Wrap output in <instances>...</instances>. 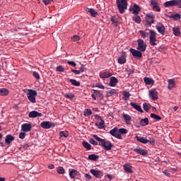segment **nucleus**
Returning <instances> with one entry per match:
<instances>
[{
    "mask_svg": "<svg viewBox=\"0 0 181 181\" xmlns=\"http://www.w3.org/2000/svg\"><path fill=\"white\" fill-rule=\"evenodd\" d=\"M148 124H149V119H148V118L142 119L140 121V125L142 127H146V125H148Z\"/></svg>",
    "mask_w": 181,
    "mask_h": 181,
    "instance_id": "31",
    "label": "nucleus"
},
{
    "mask_svg": "<svg viewBox=\"0 0 181 181\" xmlns=\"http://www.w3.org/2000/svg\"><path fill=\"white\" fill-rule=\"evenodd\" d=\"M149 96L153 101H156V100H158V91L155 89H151L149 90Z\"/></svg>",
    "mask_w": 181,
    "mask_h": 181,
    "instance_id": "11",
    "label": "nucleus"
},
{
    "mask_svg": "<svg viewBox=\"0 0 181 181\" xmlns=\"http://www.w3.org/2000/svg\"><path fill=\"white\" fill-rule=\"evenodd\" d=\"M13 141H15V137H13V136L11 134L6 136L5 142L7 145H11Z\"/></svg>",
    "mask_w": 181,
    "mask_h": 181,
    "instance_id": "16",
    "label": "nucleus"
},
{
    "mask_svg": "<svg viewBox=\"0 0 181 181\" xmlns=\"http://www.w3.org/2000/svg\"><path fill=\"white\" fill-rule=\"evenodd\" d=\"M175 6L181 8V0H175Z\"/></svg>",
    "mask_w": 181,
    "mask_h": 181,
    "instance_id": "54",
    "label": "nucleus"
},
{
    "mask_svg": "<svg viewBox=\"0 0 181 181\" xmlns=\"http://www.w3.org/2000/svg\"><path fill=\"white\" fill-rule=\"evenodd\" d=\"M115 94H117V90L115 89L109 90L107 93L108 97H111V95H114Z\"/></svg>",
    "mask_w": 181,
    "mask_h": 181,
    "instance_id": "40",
    "label": "nucleus"
},
{
    "mask_svg": "<svg viewBox=\"0 0 181 181\" xmlns=\"http://www.w3.org/2000/svg\"><path fill=\"white\" fill-rule=\"evenodd\" d=\"M90 144H91L92 145H95L97 146L98 145V142L95 141V140H94V139H90L89 141Z\"/></svg>",
    "mask_w": 181,
    "mask_h": 181,
    "instance_id": "55",
    "label": "nucleus"
},
{
    "mask_svg": "<svg viewBox=\"0 0 181 181\" xmlns=\"http://www.w3.org/2000/svg\"><path fill=\"white\" fill-rule=\"evenodd\" d=\"M156 29L158 32V33H160V35L165 34V25L162 23H157L156 25Z\"/></svg>",
    "mask_w": 181,
    "mask_h": 181,
    "instance_id": "10",
    "label": "nucleus"
},
{
    "mask_svg": "<svg viewBox=\"0 0 181 181\" xmlns=\"http://www.w3.org/2000/svg\"><path fill=\"white\" fill-rule=\"evenodd\" d=\"M88 159L90 160H97V159H98V156L95 154H90L88 156Z\"/></svg>",
    "mask_w": 181,
    "mask_h": 181,
    "instance_id": "42",
    "label": "nucleus"
},
{
    "mask_svg": "<svg viewBox=\"0 0 181 181\" xmlns=\"http://www.w3.org/2000/svg\"><path fill=\"white\" fill-rule=\"evenodd\" d=\"M151 117L153 118V119H156V121H160V119H162V117H160V116L155 113H151Z\"/></svg>",
    "mask_w": 181,
    "mask_h": 181,
    "instance_id": "36",
    "label": "nucleus"
},
{
    "mask_svg": "<svg viewBox=\"0 0 181 181\" xmlns=\"http://www.w3.org/2000/svg\"><path fill=\"white\" fill-rule=\"evenodd\" d=\"M144 83L148 86H151V84H153L154 81L152 78H149L148 77L144 78Z\"/></svg>",
    "mask_w": 181,
    "mask_h": 181,
    "instance_id": "32",
    "label": "nucleus"
},
{
    "mask_svg": "<svg viewBox=\"0 0 181 181\" xmlns=\"http://www.w3.org/2000/svg\"><path fill=\"white\" fill-rule=\"evenodd\" d=\"M57 172L59 173V175H63L64 174V168L63 167H59Z\"/></svg>",
    "mask_w": 181,
    "mask_h": 181,
    "instance_id": "48",
    "label": "nucleus"
},
{
    "mask_svg": "<svg viewBox=\"0 0 181 181\" xmlns=\"http://www.w3.org/2000/svg\"><path fill=\"white\" fill-rule=\"evenodd\" d=\"M98 119H100V122H96L95 125L98 128V129H103V128H105V123L100 116H98Z\"/></svg>",
    "mask_w": 181,
    "mask_h": 181,
    "instance_id": "15",
    "label": "nucleus"
},
{
    "mask_svg": "<svg viewBox=\"0 0 181 181\" xmlns=\"http://www.w3.org/2000/svg\"><path fill=\"white\" fill-rule=\"evenodd\" d=\"M130 53H132V56L136 57V59H141V57H142V52H141L139 50H136L132 48L130 49Z\"/></svg>",
    "mask_w": 181,
    "mask_h": 181,
    "instance_id": "12",
    "label": "nucleus"
},
{
    "mask_svg": "<svg viewBox=\"0 0 181 181\" xmlns=\"http://www.w3.org/2000/svg\"><path fill=\"white\" fill-rule=\"evenodd\" d=\"M134 151L136 152V153H139V155H148V151L142 148H134Z\"/></svg>",
    "mask_w": 181,
    "mask_h": 181,
    "instance_id": "19",
    "label": "nucleus"
},
{
    "mask_svg": "<svg viewBox=\"0 0 181 181\" xmlns=\"http://www.w3.org/2000/svg\"><path fill=\"white\" fill-rule=\"evenodd\" d=\"M129 11L133 15H138L141 11V7L138 4H134Z\"/></svg>",
    "mask_w": 181,
    "mask_h": 181,
    "instance_id": "9",
    "label": "nucleus"
},
{
    "mask_svg": "<svg viewBox=\"0 0 181 181\" xmlns=\"http://www.w3.org/2000/svg\"><path fill=\"white\" fill-rule=\"evenodd\" d=\"M79 71H80V73H84V71H86V68L84 66H81L79 68Z\"/></svg>",
    "mask_w": 181,
    "mask_h": 181,
    "instance_id": "63",
    "label": "nucleus"
},
{
    "mask_svg": "<svg viewBox=\"0 0 181 181\" xmlns=\"http://www.w3.org/2000/svg\"><path fill=\"white\" fill-rule=\"evenodd\" d=\"M82 145L83 148L88 149V151H90V149H91V145L87 141H83Z\"/></svg>",
    "mask_w": 181,
    "mask_h": 181,
    "instance_id": "35",
    "label": "nucleus"
},
{
    "mask_svg": "<svg viewBox=\"0 0 181 181\" xmlns=\"http://www.w3.org/2000/svg\"><path fill=\"white\" fill-rule=\"evenodd\" d=\"M163 173H164V175H165V176L170 177V173H169V171L168 170H164Z\"/></svg>",
    "mask_w": 181,
    "mask_h": 181,
    "instance_id": "61",
    "label": "nucleus"
},
{
    "mask_svg": "<svg viewBox=\"0 0 181 181\" xmlns=\"http://www.w3.org/2000/svg\"><path fill=\"white\" fill-rule=\"evenodd\" d=\"M116 4L117 5L119 13H124L128 6V2L127 0H116Z\"/></svg>",
    "mask_w": 181,
    "mask_h": 181,
    "instance_id": "3",
    "label": "nucleus"
},
{
    "mask_svg": "<svg viewBox=\"0 0 181 181\" xmlns=\"http://www.w3.org/2000/svg\"><path fill=\"white\" fill-rule=\"evenodd\" d=\"M117 62L119 64H124V63H127V59L125 58V57L122 56L118 58Z\"/></svg>",
    "mask_w": 181,
    "mask_h": 181,
    "instance_id": "33",
    "label": "nucleus"
},
{
    "mask_svg": "<svg viewBox=\"0 0 181 181\" xmlns=\"http://www.w3.org/2000/svg\"><path fill=\"white\" fill-rule=\"evenodd\" d=\"M110 21L113 22V23H117V22H118V20L115 17H111Z\"/></svg>",
    "mask_w": 181,
    "mask_h": 181,
    "instance_id": "62",
    "label": "nucleus"
},
{
    "mask_svg": "<svg viewBox=\"0 0 181 181\" xmlns=\"http://www.w3.org/2000/svg\"><path fill=\"white\" fill-rule=\"evenodd\" d=\"M138 50H140L141 52H145L146 50V44L145 42H144L143 40H138Z\"/></svg>",
    "mask_w": 181,
    "mask_h": 181,
    "instance_id": "7",
    "label": "nucleus"
},
{
    "mask_svg": "<svg viewBox=\"0 0 181 181\" xmlns=\"http://www.w3.org/2000/svg\"><path fill=\"white\" fill-rule=\"evenodd\" d=\"M83 114L85 117H90L93 114V112L90 109H86L84 110Z\"/></svg>",
    "mask_w": 181,
    "mask_h": 181,
    "instance_id": "44",
    "label": "nucleus"
},
{
    "mask_svg": "<svg viewBox=\"0 0 181 181\" xmlns=\"http://www.w3.org/2000/svg\"><path fill=\"white\" fill-rule=\"evenodd\" d=\"M95 87H97L98 88H100V90H104V88H105V87H104V86L100 83H96Z\"/></svg>",
    "mask_w": 181,
    "mask_h": 181,
    "instance_id": "52",
    "label": "nucleus"
},
{
    "mask_svg": "<svg viewBox=\"0 0 181 181\" xmlns=\"http://www.w3.org/2000/svg\"><path fill=\"white\" fill-rule=\"evenodd\" d=\"M139 33L143 39H146V37L149 36V33H146V31L140 30Z\"/></svg>",
    "mask_w": 181,
    "mask_h": 181,
    "instance_id": "41",
    "label": "nucleus"
},
{
    "mask_svg": "<svg viewBox=\"0 0 181 181\" xmlns=\"http://www.w3.org/2000/svg\"><path fill=\"white\" fill-rule=\"evenodd\" d=\"M151 4L153 6H156L158 5V1L157 0H151Z\"/></svg>",
    "mask_w": 181,
    "mask_h": 181,
    "instance_id": "60",
    "label": "nucleus"
},
{
    "mask_svg": "<svg viewBox=\"0 0 181 181\" xmlns=\"http://www.w3.org/2000/svg\"><path fill=\"white\" fill-rule=\"evenodd\" d=\"M155 15L152 13H148L146 16V22L148 26H152L155 23Z\"/></svg>",
    "mask_w": 181,
    "mask_h": 181,
    "instance_id": "6",
    "label": "nucleus"
},
{
    "mask_svg": "<svg viewBox=\"0 0 181 181\" xmlns=\"http://www.w3.org/2000/svg\"><path fill=\"white\" fill-rule=\"evenodd\" d=\"M92 91H93V94H95L96 97H99L100 98L103 97V93H100V91L94 89L92 90Z\"/></svg>",
    "mask_w": 181,
    "mask_h": 181,
    "instance_id": "46",
    "label": "nucleus"
},
{
    "mask_svg": "<svg viewBox=\"0 0 181 181\" xmlns=\"http://www.w3.org/2000/svg\"><path fill=\"white\" fill-rule=\"evenodd\" d=\"M126 72L127 73L128 76H131L134 73V69L131 68H126Z\"/></svg>",
    "mask_w": 181,
    "mask_h": 181,
    "instance_id": "50",
    "label": "nucleus"
},
{
    "mask_svg": "<svg viewBox=\"0 0 181 181\" xmlns=\"http://www.w3.org/2000/svg\"><path fill=\"white\" fill-rule=\"evenodd\" d=\"M123 118H124L126 124H131L132 117H131V116H129V115L123 114Z\"/></svg>",
    "mask_w": 181,
    "mask_h": 181,
    "instance_id": "30",
    "label": "nucleus"
},
{
    "mask_svg": "<svg viewBox=\"0 0 181 181\" xmlns=\"http://www.w3.org/2000/svg\"><path fill=\"white\" fill-rule=\"evenodd\" d=\"M67 63L69 64V66H72L73 67H76V62L73 61H68Z\"/></svg>",
    "mask_w": 181,
    "mask_h": 181,
    "instance_id": "59",
    "label": "nucleus"
},
{
    "mask_svg": "<svg viewBox=\"0 0 181 181\" xmlns=\"http://www.w3.org/2000/svg\"><path fill=\"white\" fill-rule=\"evenodd\" d=\"M130 105L132 107H133V108H134V110H136V111H139V112H144V110H142V107H141V106L139 105L138 104L132 102L130 103Z\"/></svg>",
    "mask_w": 181,
    "mask_h": 181,
    "instance_id": "18",
    "label": "nucleus"
},
{
    "mask_svg": "<svg viewBox=\"0 0 181 181\" xmlns=\"http://www.w3.org/2000/svg\"><path fill=\"white\" fill-rule=\"evenodd\" d=\"M33 77H35V78H36L37 80H39L40 78V76L39 75V73L36 72V71H33Z\"/></svg>",
    "mask_w": 181,
    "mask_h": 181,
    "instance_id": "51",
    "label": "nucleus"
},
{
    "mask_svg": "<svg viewBox=\"0 0 181 181\" xmlns=\"http://www.w3.org/2000/svg\"><path fill=\"white\" fill-rule=\"evenodd\" d=\"M148 32L150 35V45L151 46H156V45H158L156 43V42H158V40H156V31L153 30H148Z\"/></svg>",
    "mask_w": 181,
    "mask_h": 181,
    "instance_id": "5",
    "label": "nucleus"
},
{
    "mask_svg": "<svg viewBox=\"0 0 181 181\" xmlns=\"http://www.w3.org/2000/svg\"><path fill=\"white\" fill-rule=\"evenodd\" d=\"M29 118H36L37 117H42V113L37 111H31L28 113Z\"/></svg>",
    "mask_w": 181,
    "mask_h": 181,
    "instance_id": "14",
    "label": "nucleus"
},
{
    "mask_svg": "<svg viewBox=\"0 0 181 181\" xmlns=\"http://www.w3.org/2000/svg\"><path fill=\"white\" fill-rule=\"evenodd\" d=\"M72 40L74 42H78V40H80V37L78 35H74L73 37H72Z\"/></svg>",
    "mask_w": 181,
    "mask_h": 181,
    "instance_id": "57",
    "label": "nucleus"
},
{
    "mask_svg": "<svg viewBox=\"0 0 181 181\" xmlns=\"http://www.w3.org/2000/svg\"><path fill=\"white\" fill-rule=\"evenodd\" d=\"M153 9L154 11H156L157 12H160V7H159V6L158 4L156 6H153Z\"/></svg>",
    "mask_w": 181,
    "mask_h": 181,
    "instance_id": "56",
    "label": "nucleus"
},
{
    "mask_svg": "<svg viewBox=\"0 0 181 181\" xmlns=\"http://www.w3.org/2000/svg\"><path fill=\"white\" fill-rule=\"evenodd\" d=\"M164 8H169V6H175V0H170L163 4Z\"/></svg>",
    "mask_w": 181,
    "mask_h": 181,
    "instance_id": "21",
    "label": "nucleus"
},
{
    "mask_svg": "<svg viewBox=\"0 0 181 181\" xmlns=\"http://www.w3.org/2000/svg\"><path fill=\"white\" fill-rule=\"evenodd\" d=\"M26 95L30 103H36V95H37V92L36 90L33 89H27Z\"/></svg>",
    "mask_w": 181,
    "mask_h": 181,
    "instance_id": "4",
    "label": "nucleus"
},
{
    "mask_svg": "<svg viewBox=\"0 0 181 181\" xmlns=\"http://www.w3.org/2000/svg\"><path fill=\"white\" fill-rule=\"evenodd\" d=\"M21 131L23 132H30L32 131V124L29 123H24L21 125Z\"/></svg>",
    "mask_w": 181,
    "mask_h": 181,
    "instance_id": "8",
    "label": "nucleus"
},
{
    "mask_svg": "<svg viewBox=\"0 0 181 181\" xmlns=\"http://www.w3.org/2000/svg\"><path fill=\"white\" fill-rule=\"evenodd\" d=\"M9 94V90L6 88L0 89V95H8Z\"/></svg>",
    "mask_w": 181,
    "mask_h": 181,
    "instance_id": "34",
    "label": "nucleus"
},
{
    "mask_svg": "<svg viewBox=\"0 0 181 181\" xmlns=\"http://www.w3.org/2000/svg\"><path fill=\"white\" fill-rule=\"evenodd\" d=\"M42 2L45 4V5H49L53 2V0H42Z\"/></svg>",
    "mask_w": 181,
    "mask_h": 181,
    "instance_id": "58",
    "label": "nucleus"
},
{
    "mask_svg": "<svg viewBox=\"0 0 181 181\" xmlns=\"http://www.w3.org/2000/svg\"><path fill=\"white\" fill-rule=\"evenodd\" d=\"M132 20L135 21L136 23H141V17L138 15H135L132 17Z\"/></svg>",
    "mask_w": 181,
    "mask_h": 181,
    "instance_id": "37",
    "label": "nucleus"
},
{
    "mask_svg": "<svg viewBox=\"0 0 181 181\" xmlns=\"http://www.w3.org/2000/svg\"><path fill=\"white\" fill-rule=\"evenodd\" d=\"M40 125L42 128H44V129H50V128H52V126L53 125V123L45 121L41 122Z\"/></svg>",
    "mask_w": 181,
    "mask_h": 181,
    "instance_id": "13",
    "label": "nucleus"
},
{
    "mask_svg": "<svg viewBox=\"0 0 181 181\" xmlns=\"http://www.w3.org/2000/svg\"><path fill=\"white\" fill-rule=\"evenodd\" d=\"M173 32L175 36H180V28L179 26L173 28Z\"/></svg>",
    "mask_w": 181,
    "mask_h": 181,
    "instance_id": "25",
    "label": "nucleus"
},
{
    "mask_svg": "<svg viewBox=\"0 0 181 181\" xmlns=\"http://www.w3.org/2000/svg\"><path fill=\"white\" fill-rule=\"evenodd\" d=\"M123 168L124 172H127L128 173H132V165L131 164L126 163L123 165Z\"/></svg>",
    "mask_w": 181,
    "mask_h": 181,
    "instance_id": "17",
    "label": "nucleus"
},
{
    "mask_svg": "<svg viewBox=\"0 0 181 181\" xmlns=\"http://www.w3.org/2000/svg\"><path fill=\"white\" fill-rule=\"evenodd\" d=\"M86 12H88L93 18H95L97 15H98V13H97L93 8H87Z\"/></svg>",
    "mask_w": 181,
    "mask_h": 181,
    "instance_id": "26",
    "label": "nucleus"
},
{
    "mask_svg": "<svg viewBox=\"0 0 181 181\" xmlns=\"http://www.w3.org/2000/svg\"><path fill=\"white\" fill-rule=\"evenodd\" d=\"M70 83L72 84V86H75V87H80V82L77 81L74 79H70Z\"/></svg>",
    "mask_w": 181,
    "mask_h": 181,
    "instance_id": "38",
    "label": "nucleus"
},
{
    "mask_svg": "<svg viewBox=\"0 0 181 181\" xmlns=\"http://www.w3.org/2000/svg\"><path fill=\"white\" fill-rule=\"evenodd\" d=\"M122 95H123V98L122 99L124 100V101H127V100L129 98V97H131V93H129V92L124 90L122 92Z\"/></svg>",
    "mask_w": 181,
    "mask_h": 181,
    "instance_id": "29",
    "label": "nucleus"
},
{
    "mask_svg": "<svg viewBox=\"0 0 181 181\" xmlns=\"http://www.w3.org/2000/svg\"><path fill=\"white\" fill-rule=\"evenodd\" d=\"M117 83H118V79H117V78L114 76L110 78V87H115Z\"/></svg>",
    "mask_w": 181,
    "mask_h": 181,
    "instance_id": "22",
    "label": "nucleus"
},
{
    "mask_svg": "<svg viewBox=\"0 0 181 181\" xmlns=\"http://www.w3.org/2000/svg\"><path fill=\"white\" fill-rule=\"evenodd\" d=\"M90 172L95 176V177H100V175L101 174V171L98 170L91 169Z\"/></svg>",
    "mask_w": 181,
    "mask_h": 181,
    "instance_id": "27",
    "label": "nucleus"
},
{
    "mask_svg": "<svg viewBox=\"0 0 181 181\" xmlns=\"http://www.w3.org/2000/svg\"><path fill=\"white\" fill-rule=\"evenodd\" d=\"M78 171L76 170H71L69 172V176L71 179H74L76 177H77V175H78Z\"/></svg>",
    "mask_w": 181,
    "mask_h": 181,
    "instance_id": "24",
    "label": "nucleus"
},
{
    "mask_svg": "<svg viewBox=\"0 0 181 181\" xmlns=\"http://www.w3.org/2000/svg\"><path fill=\"white\" fill-rule=\"evenodd\" d=\"M26 136V133L25 132H21L19 134V138L20 139H25V137Z\"/></svg>",
    "mask_w": 181,
    "mask_h": 181,
    "instance_id": "53",
    "label": "nucleus"
},
{
    "mask_svg": "<svg viewBox=\"0 0 181 181\" xmlns=\"http://www.w3.org/2000/svg\"><path fill=\"white\" fill-rule=\"evenodd\" d=\"M59 136L67 138L69 136V132L67 131L60 132Z\"/></svg>",
    "mask_w": 181,
    "mask_h": 181,
    "instance_id": "45",
    "label": "nucleus"
},
{
    "mask_svg": "<svg viewBox=\"0 0 181 181\" xmlns=\"http://www.w3.org/2000/svg\"><path fill=\"white\" fill-rule=\"evenodd\" d=\"M111 76H112V74L108 71L100 74V77H101V78H109V77H111Z\"/></svg>",
    "mask_w": 181,
    "mask_h": 181,
    "instance_id": "20",
    "label": "nucleus"
},
{
    "mask_svg": "<svg viewBox=\"0 0 181 181\" xmlns=\"http://www.w3.org/2000/svg\"><path fill=\"white\" fill-rule=\"evenodd\" d=\"M136 139L139 141V142H141V144H148L149 142V140L145 139L144 137H141V136H136Z\"/></svg>",
    "mask_w": 181,
    "mask_h": 181,
    "instance_id": "28",
    "label": "nucleus"
},
{
    "mask_svg": "<svg viewBox=\"0 0 181 181\" xmlns=\"http://www.w3.org/2000/svg\"><path fill=\"white\" fill-rule=\"evenodd\" d=\"M143 108H144V111L148 112V111H149V110H151V105H149V103H144V104H143Z\"/></svg>",
    "mask_w": 181,
    "mask_h": 181,
    "instance_id": "43",
    "label": "nucleus"
},
{
    "mask_svg": "<svg viewBox=\"0 0 181 181\" xmlns=\"http://www.w3.org/2000/svg\"><path fill=\"white\" fill-rule=\"evenodd\" d=\"M65 98H68L69 100H71V98H74V94L73 93H65Z\"/></svg>",
    "mask_w": 181,
    "mask_h": 181,
    "instance_id": "47",
    "label": "nucleus"
},
{
    "mask_svg": "<svg viewBox=\"0 0 181 181\" xmlns=\"http://www.w3.org/2000/svg\"><path fill=\"white\" fill-rule=\"evenodd\" d=\"M71 72L74 73V74H76V75L80 74V73H81L79 70H76V69H72Z\"/></svg>",
    "mask_w": 181,
    "mask_h": 181,
    "instance_id": "64",
    "label": "nucleus"
},
{
    "mask_svg": "<svg viewBox=\"0 0 181 181\" xmlns=\"http://www.w3.org/2000/svg\"><path fill=\"white\" fill-rule=\"evenodd\" d=\"M110 135L115 136V138H117V139H122V135L128 134V129L122 128L118 130V128L115 127L114 129L110 131Z\"/></svg>",
    "mask_w": 181,
    "mask_h": 181,
    "instance_id": "1",
    "label": "nucleus"
},
{
    "mask_svg": "<svg viewBox=\"0 0 181 181\" xmlns=\"http://www.w3.org/2000/svg\"><path fill=\"white\" fill-rule=\"evenodd\" d=\"M93 138L99 142L100 146L104 148L105 151H111V149H112V144H111V142L103 139L95 134L93 135Z\"/></svg>",
    "mask_w": 181,
    "mask_h": 181,
    "instance_id": "2",
    "label": "nucleus"
},
{
    "mask_svg": "<svg viewBox=\"0 0 181 181\" xmlns=\"http://www.w3.org/2000/svg\"><path fill=\"white\" fill-rule=\"evenodd\" d=\"M170 18H172L173 19H174V21H179L181 18V16L179 13H176L170 16Z\"/></svg>",
    "mask_w": 181,
    "mask_h": 181,
    "instance_id": "39",
    "label": "nucleus"
},
{
    "mask_svg": "<svg viewBox=\"0 0 181 181\" xmlns=\"http://www.w3.org/2000/svg\"><path fill=\"white\" fill-rule=\"evenodd\" d=\"M57 71L63 73V71H64V67H63V66H62V65L57 66Z\"/></svg>",
    "mask_w": 181,
    "mask_h": 181,
    "instance_id": "49",
    "label": "nucleus"
},
{
    "mask_svg": "<svg viewBox=\"0 0 181 181\" xmlns=\"http://www.w3.org/2000/svg\"><path fill=\"white\" fill-rule=\"evenodd\" d=\"M175 86H176V82L173 79L168 80V90H172V88H175Z\"/></svg>",
    "mask_w": 181,
    "mask_h": 181,
    "instance_id": "23",
    "label": "nucleus"
}]
</instances>
